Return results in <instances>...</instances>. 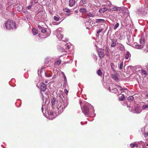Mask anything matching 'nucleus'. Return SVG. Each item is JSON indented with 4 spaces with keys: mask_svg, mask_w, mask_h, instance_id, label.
Here are the masks:
<instances>
[{
    "mask_svg": "<svg viewBox=\"0 0 148 148\" xmlns=\"http://www.w3.org/2000/svg\"><path fill=\"white\" fill-rule=\"evenodd\" d=\"M131 56V54L129 52L127 51L125 55V58L126 60H128Z\"/></svg>",
    "mask_w": 148,
    "mask_h": 148,
    "instance_id": "1a4fd4ad",
    "label": "nucleus"
},
{
    "mask_svg": "<svg viewBox=\"0 0 148 148\" xmlns=\"http://www.w3.org/2000/svg\"><path fill=\"white\" fill-rule=\"evenodd\" d=\"M107 10V9L106 7H104L102 8L99 10V12L101 13H103L105 12Z\"/></svg>",
    "mask_w": 148,
    "mask_h": 148,
    "instance_id": "ddd939ff",
    "label": "nucleus"
},
{
    "mask_svg": "<svg viewBox=\"0 0 148 148\" xmlns=\"http://www.w3.org/2000/svg\"><path fill=\"white\" fill-rule=\"evenodd\" d=\"M87 22H88V23H90L91 22V20L89 18L87 20Z\"/></svg>",
    "mask_w": 148,
    "mask_h": 148,
    "instance_id": "a19ab883",
    "label": "nucleus"
},
{
    "mask_svg": "<svg viewBox=\"0 0 148 148\" xmlns=\"http://www.w3.org/2000/svg\"><path fill=\"white\" fill-rule=\"evenodd\" d=\"M108 89H109V90L110 91H111V89L110 88V87H109V88H108Z\"/></svg>",
    "mask_w": 148,
    "mask_h": 148,
    "instance_id": "49530a36",
    "label": "nucleus"
},
{
    "mask_svg": "<svg viewBox=\"0 0 148 148\" xmlns=\"http://www.w3.org/2000/svg\"><path fill=\"white\" fill-rule=\"evenodd\" d=\"M52 112H51V113H50V114H52Z\"/></svg>",
    "mask_w": 148,
    "mask_h": 148,
    "instance_id": "6e6d98bb",
    "label": "nucleus"
},
{
    "mask_svg": "<svg viewBox=\"0 0 148 148\" xmlns=\"http://www.w3.org/2000/svg\"><path fill=\"white\" fill-rule=\"evenodd\" d=\"M38 27L39 29H41L42 28V27L40 25H38Z\"/></svg>",
    "mask_w": 148,
    "mask_h": 148,
    "instance_id": "37998d69",
    "label": "nucleus"
},
{
    "mask_svg": "<svg viewBox=\"0 0 148 148\" xmlns=\"http://www.w3.org/2000/svg\"><path fill=\"white\" fill-rule=\"evenodd\" d=\"M58 95H59V97H60L61 98V95L60 94H59Z\"/></svg>",
    "mask_w": 148,
    "mask_h": 148,
    "instance_id": "8fccbe9b",
    "label": "nucleus"
},
{
    "mask_svg": "<svg viewBox=\"0 0 148 148\" xmlns=\"http://www.w3.org/2000/svg\"><path fill=\"white\" fill-rule=\"evenodd\" d=\"M61 60H59L55 62L54 64L55 68L60 65L61 64Z\"/></svg>",
    "mask_w": 148,
    "mask_h": 148,
    "instance_id": "0eeeda50",
    "label": "nucleus"
},
{
    "mask_svg": "<svg viewBox=\"0 0 148 148\" xmlns=\"http://www.w3.org/2000/svg\"><path fill=\"white\" fill-rule=\"evenodd\" d=\"M113 91V92L115 93H116L118 92V89H117L116 88H114L112 89Z\"/></svg>",
    "mask_w": 148,
    "mask_h": 148,
    "instance_id": "c756f323",
    "label": "nucleus"
},
{
    "mask_svg": "<svg viewBox=\"0 0 148 148\" xmlns=\"http://www.w3.org/2000/svg\"><path fill=\"white\" fill-rule=\"evenodd\" d=\"M130 147L131 148H133L135 147H137L138 146L136 143H132L130 145Z\"/></svg>",
    "mask_w": 148,
    "mask_h": 148,
    "instance_id": "4be33fe9",
    "label": "nucleus"
},
{
    "mask_svg": "<svg viewBox=\"0 0 148 148\" xmlns=\"http://www.w3.org/2000/svg\"><path fill=\"white\" fill-rule=\"evenodd\" d=\"M75 0H69V5L70 6H73L75 4Z\"/></svg>",
    "mask_w": 148,
    "mask_h": 148,
    "instance_id": "f8f14e48",
    "label": "nucleus"
},
{
    "mask_svg": "<svg viewBox=\"0 0 148 148\" xmlns=\"http://www.w3.org/2000/svg\"><path fill=\"white\" fill-rule=\"evenodd\" d=\"M134 99V97L132 96H129L128 98V100L129 101H133Z\"/></svg>",
    "mask_w": 148,
    "mask_h": 148,
    "instance_id": "5701e85b",
    "label": "nucleus"
},
{
    "mask_svg": "<svg viewBox=\"0 0 148 148\" xmlns=\"http://www.w3.org/2000/svg\"><path fill=\"white\" fill-rule=\"evenodd\" d=\"M98 53L100 59H101L104 56L105 54L103 49H100L98 51Z\"/></svg>",
    "mask_w": 148,
    "mask_h": 148,
    "instance_id": "f03ea898",
    "label": "nucleus"
},
{
    "mask_svg": "<svg viewBox=\"0 0 148 148\" xmlns=\"http://www.w3.org/2000/svg\"><path fill=\"white\" fill-rule=\"evenodd\" d=\"M111 77L112 79H113L116 81H118L119 80L118 77L117 75L115 74H112Z\"/></svg>",
    "mask_w": 148,
    "mask_h": 148,
    "instance_id": "9b49d317",
    "label": "nucleus"
},
{
    "mask_svg": "<svg viewBox=\"0 0 148 148\" xmlns=\"http://www.w3.org/2000/svg\"><path fill=\"white\" fill-rule=\"evenodd\" d=\"M32 31L33 34L34 35H36L38 33L37 30L36 28H33L32 29Z\"/></svg>",
    "mask_w": 148,
    "mask_h": 148,
    "instance_id": "aec40b11",
    "label": "nucleus"
},
{
    "mask_svg": "<svg viewBox=\"0 0 148 148\" xmlns=\"http://www.w3.org/2000/svg\"><path fill=\"white\" fill-rule=\"evenodd\" d=\"M41 32L43 33H45V32H46V30L45 29H42L41 30Z\"/></svg>",
    "mask_w": 148,
    "mask_h": 148,
    "instance_id": "79ce46f5",
    "label": "nucleus"
},
{
    "mask_svg": "<svg viewBox=\"0 0 148 148\" xmlns=\"http://www.w3.org/2000/svg\"><path fill=\"white\" fill-rule=\"evenodd\" d=\"M146 66L147 69L148 70V64H146Z\"/></svg>",
    "mask_w": 148,
    "mask_h": 148,
    "instance_id": "a18cd8bd",
    "label": "nucleus"
},
{
    "mask_svg": "<svg viewBox=\"0 0 148 148\" xmlns=\"http://www.w3.org/2000/svg\"><path fill=\"white\" fill-rule=\"evenodd\" d=\"M56 101V99L55 98H53L52 100L51 103L52 105H54L55 104V102Z\"/></svg>",
    "mask_w": 148,
    "mask_h": 148,
    "instance_id": "cd10ccee",
    "label": "nucleus"
},
{
    "mask_svg": "<svg viewBox=\"0 0 148 148\" xmlns=\"http://www.w3.org/2000/svg\"><path fill=\"white\" fill-rule=\"evenodd\" d=\"M123 62H122L120 64V66L119 67V69L120 70H121L123 69Z\"/></svg>",
    "mask_w": 148,
    "mask_h": 148,
    "instance_id": "393cba45",
    "label": "nucleus"
},
{
    "mask_svg": "<svg viewBox=\"0 0 148 148\" xmlns=\"http://www.w3.org/2000/svg\"><path fill=\"white\" fill-rule=\"evenodd\" d=\"M33 0H31L30 1V3H29V5L31 6L32 7L33 4Z\"/></svg>",
    "mask_w": 148,
    "mask_h": 148,
    "instance_id": "2f4dec72",
    "label": "nucleus"
},
{
    "mask_svg": "<svg viewBox=\"0 0 148 148\" xmlns=\"http://www.w3.org/2000/svg\"><path fill=\"white\" fill-rule=\"evenodd\" d=\"M146 96L148 98V93L146 94Z\"/></svg>",
    "mask_w": 148,
    "mask_h": 148,
    "instance_id": "de8ad7c7",
    "label": "nucleus"
},
{
    "mask_svg": "<svg viewBox=\"0 0 148 148\" xmlns=\"http://www.w3.org/2000/svg\"><path fill=\"white\" fill-rule=\"evenodd\" d=\"M144 136L145 137L148 136V132H145L144 134Z\"/></svg>",
    "mask_w": 148,
    "mask_h": 148,
    "instance_id": "c9c22d12",
    "label": "nucleus"
},
{
    "mask_svg": "<svg viewBox=\"0 0 148 148\" xmlns=\"http://www.w3.org/2000/svg\"><path fill=\"white\" fill-rule=\"evenodd\" d=\"M119 8V7L117 6L114 7L112 8V11H118V8Z\"/></svg>",
    "mask_w": 148,
    "mask_h": 148,
    "instance_id": "a878e982",
    "label": "nucleus"
},
{
    "mask_svg": "<svg viewBox=\"0 0 148 148\" xmlns=\"http://www.w3.org/2000/svg\"><path fill=\"white\" fill-rule=\"evenodd\" d=\"M46 76L47 77H49L51 76V75L50 74H49L48 73H45Z\"/></svg>",
    "mask_w": 148,
    "mask_h": 148,
    "instance_id": "f704fd0d",
    "label": "nucleus"
},
{
    "mask_svg": "<svg viewBox=\"0 0 148 148\" xmlns=\"http://www.w3.org/2000/svg\"><path fill=\"white\" fill-rule=\"evenodd\" d=\"M105 21L104 19H97L96 21V23H97L99 24H101L103 23H104L105 22Z\"/></svg>",
    "mask_w": 148,
    "mask_h": 148,
    "instance_id": "6e6552de",
    "label": "nucleus"
},
{
    "mask_svg": "<svg viewBox=\"0 0 148 148\" xmlns=\"http://www.w3.org/2000/svg\"><path fill=\"white\" fill-rule=\"evenodd\" d=\"M64 91L66 93V94L67 95L69 92L66 89H65Z\"/></svg>",
    "mask_w": 148,
    "mask_h": 148,
    "instance_id": "ea45409f",
    "label": "nucleus"
},
{
    "mask_svg": "<svg viewBox=\"0 0 148 148\" xmlns=\"http://www.w3.org/2000/svg\"><path fill=\"white\" fill-rule=\"evenodd\" d=\"M125 100V96L123 94L121 95V96L119 98V101H123Z\"/></svg>",
    "mask_w": 148,
    "mask_h": 148,
    "instance_id": "dca6fc26",
    "label": "nucleus"
},
{
    "mask_svg": "<svg viewBox=\"0 0 148 148\" xmlns=\"http://www.w3.org/2000/svg\"><path fill=\"white\" fill-rule=\"evenodd\" d=\"M5 26L6 29L10 30L11 29L15 28L16 27V25L14 21L11 20H8L5 23Z\"/></svg>",
    "mask_w": 148,
    "mask_h": 148,
    "instance_id": "f257e3e1",
    "label": "nucleus"
},
{
    "mask_svg": "<svg viewBox=\"0 0 148 148\" xmlns=\"http://www.w3.org/2000/svg\"><path fill=\"white\" fill-rule=\"evenodd\" d=\"M92 14H90V15H89V16H92Z\"/></svg>",
    "mask_w": 148,
    "mask_h": 148,
    "instance_id": "603ef678",
    "label": "nucleus"
},
{
    "mask_svg": "<svg viewBox=\"0 0 148 148\" xmlns=\"http://www.w3.org/2000/svg\"><path fill=\"white\" fill-rule=\"evenodd\" d=\"M79 11L81 12L86 13L87 12L86 10L84 8H81L79 9Z\"/></svg>",
    "mask_w": 148,
    "mask_h": 148,
    "instance_id": "412c9836",
    "label": "nucleus"
},
{
    "mask_svg": "<svg viewBox=\"0 0 148 148\" xmlns=\"http://www.w3.org/2000/svg\"><path fill=\"white\" fill-rule=\"evenodd\" d=\"M63 76H64V80H66V77L65 75L64 74H63Z\"/></svg>",
    "mask_w": 148,
    "mask_h": 148,
    "instance_id": "c03bdc74",
    "label": "nucleus"
},
{
    "mask_svg": "<svg viewBox=\"0 0 148 148\" xmlns=\"http://www.w3.org/2000/svg\"><path fill=\"white\" fill-rule=\"evenodd\" d=\"M110 66L111 68V69L115 73V72H116V71L114 69V67L115 66V65L113 63H111L110 64Z\"/></svg>",
    "mask_w": 148,
    "mask_h": 148,
    "instance_id": "2eb2a0df",
    "label": "nucleus"
},
{
    "mask_svg": "<svg viewBox=\"0 0 148 148\" xmlns=\"http://www.w3.org/2000/svg\"><path fill=\"white\" fill-rule=\"evenodd\" d=\"M62 51L63 52V51H64V49L63 50L62 49Z\"/></svg>",
    "mask_w": 148,
    "mask_h": 148,
    "instance_id": "864d4df0",
    "label": "nucleus"
},
{
    "mask_svg": "<svg viewBox=\"0 0 148 148\" xmlns=\"http://www.w3.org/2000/svg\"><path fill=\"white\" fill-rule=\"evenodd\" d=\"M66 83H67V80H64V83L63 84V86H66Z\"/></svg>",
    "mask_w": 148,
    "mask_h": 148,
    "instance_id": "4c0bfd02",
    "label": "nucleus"
},
{
    "mask_svg": "<svg viewBox=\"0 0 148 148\" xmlns=\"http://www.w3.org/2000/svg\"><path fill=\"white\" fill-rule=\"evenodd\" d=\"M64 11L65 12H69L70 10L68 9H64Z\"/></svg>",
    "mask_w": 148,
    "mask_h": 148,
    "instance_id": "e433bc0d",
    "label": "nucleus"
},
{
    "mask_svg": "<svg viewBox=\"0 0 148 148\" xmlns=\"http://www.w3.org/2000/svg\"><path fill=\"white\" fill-rule=\"evenodd\" d=\"M116 88H118L120 91H122L123 90H127V89L126 88H122L119 85H116Z\"/></svg>",
    "mask_w": 148,
    "mask_h": 148,
    "instance_id": "f3484780",
    "label": "nucleus"
},
{
    "mask_svg": "<svg viewBox=\"0 0 148 148\" xmlns=\"http://www.w3.org/2000/svg\"><path fill=\"white\" fill-rule=\"evenodd\" d=\"M31 8H32L31 6H29V5H28L26 7V9H28V10H29V9H31Z\"/></svg>",
    "mask_w": 148,
    "mask_h": 148,
    "instance_id": "58836bf2",
    "label": "nucleus"
},
{
    "mask_svg": "<svg viewBox=\"0 0 148 148\" xmlns=\"http://www.w3.org/2000/svg\"><path fill=\"white\" fill-rule=\"evenodd\" d=\"M103 29H99V30H98L97 31V33L98 34H99L103 30Z\"/></svg>",
    "mask_w": 148,
    "mask_h": 148,
    "instance_id": "72a5a7b5",
    "label": "nucleus"
},
{
    "mask_svg": "<svg viewBox=\"0 0 148 148\" xmlns=\"http://www.w3.org/2000/svg\"><path fill=\"white\" fill-rule=\"evenodd\" d=\"M146 109H148V105H143L142 106V109L144 110Z\"/></svg>",
    "mask_w": 148,
    "mask_h": 148,
    "instance_id": "b1692460",
    "label": "nucleus"
},
{
    "mask_svg": "<svg viewBox=\"0 0 148 148\" xmlns=\"http://www.w3.org/2000/svg\"><path fill=\"white\" fill-rule=\"evenodd\" d=\"M118 8V11H119L120 13H122L123 14H124L125 13V12H126V11L127 10V8H122L121 7H119Z\"/></svg>",
    "mask_w": 148,
    "mask_h": 148,
    "instance_id": "20e7f679",
    "label": "nucleus"
},
{
    "mask_svg": "<svg viewBox=\"0 0 148 148\" xmlns=\"http://www.w3.org/2000/svg\"><path fill=\"white\" fill-rule=\"evenodd\" d=\"M62 38H63L62 36H61L60 37V39H62Z\"/></svg>",
    "mask_w": 148,
    "mask_h": 148,
    "instance_id": "3c124183",
    "label": "nucleus"
},
{
    "mask_svg": "<svg viewBox=\"0 0 148 148\" xmlns=\"http://www.w3.org/2000/svg\"><path fill=\"white\" fill-rule=\"evenodd\" d=\"M52 112H51V113H50V114H52Z\"/></svg>",
    "mask_w": 148,
    "mask_h": 148,
    "instance_id": "4d7b16f0",
    "label": "nucleus"
},
{
    "mask_svg": "<svg viewBox=\"0 0 148 148\" xmlns=\"http://www.w3.org/2000/svg\"><path fill=\"white\" fill-rule=\"evenodd\" d=\"M52 112H51V113H50V114H52Z\"/></svg>",
    "mask_w": 148,
    "mask_h": 148,
    "instance_id": "5fc2aeb1",
    "label": "nucleus"
},
{
    "mask_svg": "<svg viewBox=\"0 0 148 148\" xmlns=\"http://www.w3.org/2000/svg\"><path fill=\"white\" fill-rule=\"evenodd\" d=\"M97 73L98 75L99 76H100L101 77L102 74V73L101 70L100 69L98 70L97 71Z\"/></svg>",
    "mask_w": 148,
    "mask_h": 148,
    "instance_id": "a211bd4d",
    "label": "nucleus"
},
{
    "mask_svg": "<svg viewBox=\"0 0 148 148\" xmlns=\"http://www.w3.org/2000/svg\"><path fill=\"white\" fill-rule=\"evenodd\" d=\"M82 3L84 4H85L87 3V0H81Z\"/></svg>",
    "mask_w": 148,
    "mask_h": 148,
    "instance_id": "473e14b6",
    "label": "nucleus"
},
{
    "mask_svg": "<svg viewBox=\"0 0 148 148\" xmlns=\"http://www.w3.org/2000/svg\"><path fill=\"white\" fill-rule=\"evenodd\" d=\"M84 111L86 115H88L89 113V109L88 107L86 106H84Z\"/></svg>",
    "mask_w": 148,
    "mask_h": 148,
    "instance_id": "423d86ee",
    "label": "nucleus"
},
{
    "mask_svg": "<svg viewBox=\"0 0 148 148\" xmlns=\"http://www.w3.org/2000/svg\"><path fill=\"white\" fill-rule=\"evenodd\" d=\"M67 48L69 49L70 47H69V45H67Z\"/></svg>",
    "mask_w": 148,
    "mask_h": 148,
    "instance_id": "09e8293b",
    "label": "nucleus"
},
{
    "mask_svg": "<svg viewBox=\"0 0 148 148\" xmlns=\"http://www.w3.org/2000/svg\"><path fill=\"white\" fill-rule=\"evenodd\" d=\"M140 46L143 45L145 43V40L144 38L143 37H141L140 39Z\"/></svg>",
    "mask_w": 148,
    "mask_h": 148,
    "instance_id": "4468645a",
    "label": "nucleus"
},
{
    "mask_svg": "<svg viewBox=\"0 0 148 148\" xmlns=\"http://www.w3.org/2000/svg\"><path fill=\"white\" fill-rule=\"evenodd\" d=\"M142 73L145 75H148V73H147V71L145 70H141Z\"/></svg>",
    "mask_w": 148,
    "mask_h": 148,
    "instance_id": "bb28decb",
    "label": "nucleus"
},
{
    "mask_svg": "<svg viewBox=\"0 0 148 148\" xmlns=\"http://www.w3.org/2000/svg\"><path fill=\"white\" fill-rule=\"evenodd\" d=\"M53 18L55 20L57 21H59L60 19V18L59 17H57L56 16H54Z\"/></svg>",
    "mask_w": 148,
    "mask_h": 148,
    "instance_id": "c85d7f7f",
    "label": "nucleus"
},
{
    "mask_svg": "<svg viewBox=\"0 0 148 148\" xmlns=\"http://www.w3.org/2000/svg\"><path fill=\"white\" fill-rule=\"evenodd\" d=\"M57 108L58 109H59L61 108L62 109L63 108V103L60 101H58L57 104Z\"/></svg>",
    "mask_w": 148,
    "mask_h": 148,
    "instance_id": "39448f33",
    "label": "nucleus"
},
{
    "mask_svg": "<svg viewBox=\"0 0 148 148\" xmlns=\"http://www.w3.org/2000/svg\"><path fill=\"white\" fill-rule=\"evenodd\" d=\"M42 96H43V97H44V96H43V95H42Z\"/></svg>",
    "mask_w": 148,
    "mask_h": 148,
    "instance_id": "13d9d810",
    "label": "nucleus"
},
{
    "mask_svg": "<svg viewBox=\"0 0 148 148\" xmlns=\"http://www.w3.org/2000/svg\"><path fill=\"white\" fill-rule=\"evenodd\" d=\"M40 89L43 92H45L47 89V85L44 83H41Z\"/></svg>",
    "mask_w": 148,
    "mask_h": 148,
    "instance_id": "7ed1b4c3",
    "label": "nucleus"
},
{
    "mask_svg": "<svg viewBox=\"0 0 148 148\" xmlns=\"http://www.w3.org/2000/svg\"><path fill=\"white\" fill-rule=\"evenodd\" d=\"M119 23H117L114 25V29H116L119 26Z\"/></svg>",
    "mask_w": 148,
    "mask_h": 148,
    "instance_id": "7c9ffc66",
    "label": "nucleus"
},
{
    "mask_svg": "<svg viewBox=\"0 0 148 148\" xmlns=\"http://www.w3.org/2000/svg\"><path fill=\"white\" fill-rule=\"evenodd\" d=\"M116 41L115 39L112 40V43L111 44V47H114L116 45Z\"/></svg>",
    "mask_w": 148,
    "mask_h": 148,
    "instance_id": "9d476101",
    "label": "nucleus"
},
{
    "mask_svg": "<svg viewBox=\"0 0 148 148\" xmlns=\"http://www.w3.org/2000/svg\"><path fill=\"white\" fill-rule=\"evenodd\" d=\"M118 48L122 52L124 51V47L123 45H121L120 46H119Z\"/></svg>",
    "mask_w": 148,
    "mask_h": 148,
    "instance_id": "6ab92c4d",
    "label": "nucleus"
}]
</instances>
